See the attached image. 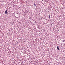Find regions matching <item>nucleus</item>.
<instances>
[{"label": "nucleus", "instance_id": "nucleus-2", "mask_svg": "<svg viewBox=\"0 0 65 65\" xmlns=\"http://www.w3.org/2000/svg\"><path fill=\"white\" fill-rule=\"evenodd\" d=\"M57 50H60V48H59V46H58L57 47Z\"/></svg>", "mask_w": 65, "mask_h": 65}, {"label": "nucleus", "instance_id": "nucleus-3", "mask_svg": "<svg viewBox=\"0 0 65 65\" xmlns=\"http://www.w3.org/2000/svg\"><path fill=\"white\" fill-rule=\"evenodd\" d=\"M49 19H50V15H49Z\"/></svg>", "mask_w": 65, "mask_h": 65}, {"label": "nucleus", "instance_id": "nucleus-1", "mask_svg": "<svg viewBox=\"0 0 65 65\" xmlns=\"http://www.w3.org/2000/svg\"><path fill=\"white\" fill-rule=\"evenodd\" d=\"M8 12H7V10H6L5 12V14H7Z\"/></svg>", "mask_w": 65, "mask_h": 65}, {"label": "nucleus", "instance_id": "nucleus-4", "mask_svg": "<svg viewBox=\"0 0 65 65\" xmlns=\"http://www.w3.org/2000/svg\"><path fill=\"white\" fill-rule=\"evenodd\" d=\"M34 4L35 5V6H36V5H35V4Z\"/></svg>", "mask_w": 65, "mask_h": 65}, {"label": "nucleus", "instance_id": "nucleus-5", "mask_svg": "<svg viewBox=\"0 0 65 65\" xmlns=\"http://www.w3.org/2000/svg\"><path fill=\"white\" fill-rule=\"evenodd\" d=\"M65 41V40H63V42H64V41Z\"/></svg>", "mask_w": 65, "mask_h": 65}]
</instances>
